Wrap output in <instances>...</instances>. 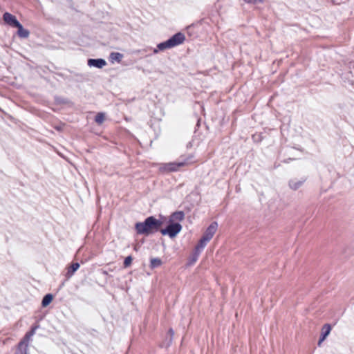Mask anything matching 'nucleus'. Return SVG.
I'll list each match as a JSON object with an SVG mask.
<instances>
[{
  "instance_id": "aec40b11",
  "label": "nucleus",
  "mask_w": 354,
  "mask_h": 354,
  "mask_svg": "<svg viewBox=\"0 0 354 354\" xmlns=\"http://www.w3.org/2000/svg\"><path fill=\"white\" fill-rule=\"evenodd\" d=\"M104 119H105V115L104 113H99L97 114V115L95 116V121L99 124H101L104 121Z\"/></svg>"
},
{
  "instance_id": "2eb2a0df",
  "label": "nucleus",
  "mask_w": 354,
  "mask_h": 354,
  "mask_svg": "<svg viewBox=\"0 0 354 354\" xmlns=\"http://www.w3.org/2000/svg\"><path fill=\"white\" fill-rule=\"evenodd\" d=\"M53 295L50 294H48V295H45L42 299V302H41L42 306L46 307L48 305H49L51 303V301H53Z\"/></svg>"
},
{
  "instance_id": "f8f14e48",
  "label": "nucleus",
  "mask_w": 354,
  "mask_h": 354,
  "mask_svg": "<svg viewBox=\"0 0 354 354\" xmlns=\"http://www.w3.org/2000/svg\"><path fill=\"white\" fill-rule=\"evenodd\" d=\"M16 28H17L18 35L21 38H27L29 36V31L26 29H24L21 24H19Z\"/></svg>"
},
{
  "instance_id": "4468645a",
  "label": "nucleus",
  "mask_w": 354,
  "mask_h": 354,
  "mask_svg": "<svg viewBox=\"0 0 354 354\" xmlns=\"http://www.w3.org/2000/svg\"><path fill=\"white\" fill-rule=\"evenodd\" d=\"M79 268H80L79 263H73L71 265V266L68 269L67 274H66L67 277H71V276H73V274L75 273V272L77 271Z\"/></svg>"
},
{
  "instance_id": "20e7f679",
  "label": "nucleus",
  "mask_w": 354,
  "mask_h": 354,
  "mask_svg": "<svg viewBox=\"0 0 354 354\" xmlns=\"http://www.w3.org/2000/svg\"><path fill=\"white\" fill-rule=\"evenodd\" d=\"M182 230V225L179 223H171L165 229H160L162 235H168L171 238L175 237Z\"/></svg>"
},
{
  "instance_id": "a211bd4d",
  "label": "nucleus",
  "mask_w": 354,
  "mask_h": 354,
  "mask_svg": "<svg viewBox=\"0 0 354 354\" xmlns=\"http://www.w3.org/2000/svg\"><path fill=\"white\" fill-rule=\"evenodd\" d=\"M162 265V261L159 258H153L151 259L150 266L151 268H155Z\"/></svg>"
},
{
  "instance_id": "1a4fd4ad",
  "label": "nucleus",
  "mask_w": 354,
  "mask_h": 354,
  "mask_svg": "<svg viewBox=\"0 0 354 354\" xmlns=\"http://www.w3.org/2000/svg\"><path fill=\"white\" fill-rule=\"evenodd\" d=\"M28 342H25V341L21 340L19 344L18 348L15 354H28Z\"/></svg>"
},
{
  "instance_id": "6e6552de",
  "label": "nucleus",
  "mask_w": 354,
  "mask_h": 354,
  "mask_svg": "<svg viewBox=\"0 0 354 354\" xmlns=\"http://www.w3.org/2000/svg\"><path fill=\"white\" fill-rule=\"evenodd\" d=\"M185 218V213L183 211H177L171 214L170 216L169 221L174 223V221H182Z\"/></svg>"
},
{
  "instance_id": "f3484780",
  "label": "nucleus",
  "mask_w": 354,
  "mask_h": 354,
  "mask_svg": "<svg viewBox=\"0 0 354 354\" xmlns=\"http://www.w3.org/2000/svg\"><path fill=\"white\" fill-rule=\"evenodd\" d=\"M331 330V326L328 324H326L323 326L322 328V336H324V338H326L328 334L330 333Z\"/></svg>"
},
{
  "instance_id": "5701e85b",
  "label": "nucleus",
  "mask_w": 354,
  "mask_h": 354,
  "mask_svg": "<svg viewBox=\"0 0 354 354\" xmlns=\"http://www.w3.org/2000/svg\"><path fill=\"white\" fill-rule=\"evenodd\" d=\"M244 1L247 3H257L258 2H261L262 0H244Z\"/></svg>"
},
{
  "instance_id": "ddd939ff",
  "label": "nucleus",
  "mask_w": 354,
  "mask_h": 354,
  "mask_svg": "<svg viewBox=\"0 0 354 354\" xmlns=\"http://www.w3.org/2000/svg\"><path fill=\"white\" fill-rule=\"evenodd\" d=\"M209 241V239H207L205 236H202V237L201 238V239L199 240L198 243L195 246V248H197V250L203 251V250L204 249V248L206 246V245L207 244V243Z\"/></svg>"
},
{
  "instance_id": "dca6fc26",
  "label": "nucleus",
  "mask_w": 354,
  "mask_h": 354,
  "mask_svg": "<svg viewBox=\"0 0 354 354\" xmlns=\"http://www.w3.org/2000/svg\"><path fill=\"white\" fill-rule=\"evenodd\" d=\"M37 328V326L33 327L30 331L28 332L26 334V335L24 336V337L22 340L25 341V342L29 343L31 337L35 335Z\"/></svg>"
},
{
  "instance_id": "9d476101",
  "label": "nucleus",
  "mask_w": 354,
  "mask_h": 354,
  "mask_svg": "<svg viewBox=\"0 0 354 354\" xmlns=\"http://www.w3.org/2000/svg\"><path fill=\"white\" fill-rule=\"evenodd\" d=\"M305 181L306 178H302L301 180L293 179L289 181V186L292 189L297 190L303 185Z\"/></svg>"
},
{
  "instance_id": "39448f33",
  "label": "nucleus",
  "mask_w": 354,
  "mask_h": 354,
  "mask_svg": "<svg viewBox=\"0 0 354 354\" xmlns=\"http://www.w3.org/2000/svg\"><path fill=\"white\" fill-rule=\"evenodd\" d=\"M218 227L217 222H212L209 227L206 229L205 233L203 234V236L209 239V241L212 239L214 234L216 233Z\"/></svg>"
},
{
  "instance_id": "412c9836",
  "label": "nucleus",
  "mask_w": 354,
  "mask_h": 354,
  "mask_svg": "<svg viewBox=\"0 0 354 354\" xmlns=\"http://www.w3.org/2000/svg\"><path fill=\"white\" fill-rule=\"evenodd\" d=\"M168 335H169V337L167 340V342L166 343V345H165L166 346H170V344L172 342L173 337L174 335V331L171 328L169 329Z\"/></svg>"
},
{
  "instance_id": "b1692460",
  "label": "nucleus",
  "mask_w": 354,
  "mask_h": 354,
  "mask_svg": "<svg viewBox=\"0 0 354 354\" xmlns=\"http://www.w3.org/2000/svg\"><path fill=\"white\" fill-rule=\"evenodd\" d=\"M326 338H324V336H322L320 337L319 339V342H318V346H320L321 345V343Z\"/></svg>"
},
{
  "instance_id": "f03ea898",
  "label": "nucleus",
  "mask_w": 354,
  "mask_h": 354,
  "mask_svg": "<svg viewBox=\"0 0 354 354\" xmlns=\"http://www.w3.org/2000/svg\"><path fill=\"white\" fill-rule=\"evenodd\" d=\"M194 156L192 154L183 155L175 162L164 163L161 165L160 169L164 172L177 171L180 167L188 165L194 162Z\"/></svg>"
},
{
  "instance_id": "0eeeda50",
  "label": "nucleus",
  "mask_w": 354,
  "mask_h": 354,
  "mask_svg": "<svg viewBox=\"0 0 354 354\" xmlns=\"http://www.w3.org/2000/svg\"><path fill=\"white\" fill-rule=\"evenodd\" d=\"M88 65L90 67H95L97 68H102L106 65V62L104 59H89L88 60Z\"/></svg>"
},
{
  "instance_id": "f257e3e1",
  "label": "nucleus",
  "mask_w": 354,
  "mask_h": 354,
  "mask_svg": "<svg viewBox=\"0 0 354 354\" xmlns=\"http://www.w3.org/2000/svg\"><path fill=\"white\" fill-rule=\"evenodd\" d=\"M163 223L153 216L145 218L143 222H138L135 225V229L138 234L149 236L160 232Z\"/></svg>"
},
{
  "instance_id": "423d86ee",
  "label": "nucleus",
  "mask_w": 354,
  "mask_h": 354,
  "mask_svg": "<svg viewBox=\"0 0 354 354\" xmlns=\"http://www.w3.org/2000/svg\"><path fill=\"white\" fill-rule=\"evenodd\" d=\"M3 20L8 25L12 27H17L20 24L17 19L16 17L10 14L8 12H6L3 15Z\"/></svg>"
},
{
  "instance_id": "4be33fe9",
  "label": "nucleus",
  "mask_w": 354,
  "mask_h": 354,
  "mask_svg": "<svg viewBox=\"0 0 354 354\" xmlns=\"http://www.w3.org/2000/svg\"><path fill=\"white\" fill-rule=\"evenodd\" d=\"M131 262H132V258L131 256H128L125 259H124V267H128L131 264Z\"/></svg>"
},
{
  "instance_id": "393cba45",
  "label": "nucleus",
  "mask_w": 354,
  "mask_h": 354,
  "mask_svg": "<svg viewBox=\"0 0 354 354\" xmlns=\"http://www.w3.org/2000/svg\"><path fill=\"white\" fill-rule=\"evenodd\" d=\"M199 123H200V120H198L197 126H199Z\"/></svg>"
},
{
  "instance_id": "6ab92c4d",
  "label": "nucleus",
  "mask_w": 354,
  "mask_h": 354,
  "mask_svg": "<svg viewBox=\"0 0 354 354\" xmlns=\"http://www.w3.org/2000/svg\"><path fill=\"white\" fill-rule=\"evenodd\" d=\"M201 252H202L201 250H197L196 248H194V253L191 257V259H190V261H191L190 263L192 264L197 261Z\"/></svg>"
},
{
  "instance_id": "9b49d317",
  "label": "nucleus",
  "mask_w": 354,
  "mask_h": 354,
  "mask_svg": "<svg viewBox=\"0 0 354 354\" xmlns=\"http://www.w3.org/2000/svg\"><path fill=\"white\" fill-rule=\"evenodd\" d=\"M123 57V55L117 52H113L110 54L109 60L112 64L115 62L120 63Z\"/></svg>"
},
{
  "instance_id": "7ed1b4c3",
  "label": "nucleus",
  "mask_w": 354,
  "mask_h": 354,
  "mask_svg": "<svg viewBox=\"0 0 354 354\" xmlns=\"http://www.w3.org/2000/svg\"><path fill=\"white\" fill-rule=\"evenodd\" d=\"M185 40V36L182 32H177L165 41L161 42L157 45V48L153 50V53L158 51H162L166 49L171 48L182 44Z\"/></svg>"
}]
</instances>
